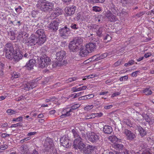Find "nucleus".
<instances>
[{
  "mask_svg": "<svg viewBox=\"0 0 154 154\" xmlns=\"http://www.w3.org/2000/svg\"><path fill=\"white\" fill-rule=\"evenodd\" d=\"M8 37L11 40H14L15 39V34L13 31H11L8 32Z\"/></svg>",
  "mask_w": 154,
  "mask_h": 154,
  "instance_id": "7c9ffc66",
  "label": "nucleus"
},
{
  "mask_svg": "<svg viewBox=\"0 0 154 154\" xmlns=\"http://www.w3.org/2000/svg\"><path fill=\"white\" fill-rule=\"evenodd\" d=\"M107 55V53H105L102 54L100 55H96L93 56V58L94 60L97 61L104 58L106 57Z\"/></svg>",
  "mask_w": 154,
  "mask_h": 154,
  "instance_id": "412c9836",
  "label": "nucleus"
},
{
  "mask_svg": "<svg viewBox=\"0 0 154 154\" xmlns=\"http://www.w3.org/2000/svg\"><path fill=\"white\" fill-rule=\"evenodd\" d=\"M113 146L115 149L119 150H122L123 148V145L120 143L114 144Z\"/></svg>",
  "mask_w": 154,
  "mask_h": 154,
  "instance_id": "2f4dec72",
  "label": "nucleus"
},
{
  "mask_svg": "<svg viewBox=\"0 0 154 154\" xmlns=\"http://www.w3.org/2000/svg\"><path fill=\"white\" fill-rule=\"evenodd\" d=\"M35 63V60L34 59H32L29 60L28 63H26L24 67L28 70H31L33 69V67Z\"/></svg>",
  "mask_w": 154,
  "mask_h": 154,
  "instance_id": "f8f14e48",
  "label": "nucleus"
},
{
  "mask_svg": "<svg viewBox=\"0 0 154 154\" xmlns=\"http://www.w3.org/2000/svg\"><path fill=\"white\" fill-rule=\"evenodd\" d=\"M97 27V26L96 25H88V27L89 29H93V28H95Z\"/></svg>",
  "mask_w": 154,
  "mask_h": 154,
  "instance_id": "69168bd1",
  "label": "nucleus"
},
{
  "mask_svg": "<svg viewBox=\"0 0 154 154\" xmlns=\"http://www.w3.org/2000/svg\"><path fill=\"white\" fill-rule=\"evenodd\" d=\"M143 92L146 95H149L152 93V91L149 88H146L143 90Z\"/></svg>",
  "mask_w": 154,
  "mask_h": 154,
  "instance_id": "c9c22d12",
  "label": "nucleus"
},
{
  "mask_svg": "<svg viewBox=\"0 0 154 154\" xmlns=\"http://www.w3.org/2000/svg\"><path fill=\"white\" fill-rule=\"evenodd\" d=\"M143 119H144L146 122H148L150 125L152 124L154 122V119H150L146 114H145L143 115Z\"/></svg>",
  "mask_w": 154,
  "mask_h": 154,
  "instance_id": "a878e982",
  "label": "nucleus"
},
{
  "mask_svg": "<svg viewBox=\"0 0 154 154\" xmlns=\"http://www.w3.org/2000/svg\"><path fill=\"white\" fill-rule=\"evenodd\" d=\"M4 51L5 53L6 57L8 59H11L12 54L15 51L11 43H8L5 46Z\"/></svg>",
  "mask_w": 154,
  "mask_h": 154,
  "instance_id": "20e7f679",
  "label": "nucleus"
},
{
  "mask_svg": "<svg viewBox=\"0 0 154 154\" xmlns=\"http://www.w3.org/2000/svg\"><path fill=\"white\" fill-rule=\"evenodd\" d=\"M78 97L76 93H74L70 95L69 96V97H72V98H75Z\"/></svg>",
  "mask_w": 154,
  "mask_h": 154,
  "instance_id": "0e129e2a",
  "label": "nucleus"
},
{
  "mask_svg": "<svg viewBox=\"0 0 154 154\" xmlns=\"http://www.w3.org/2000/svg\"><path fill=\"white\" fill-rule=\"evenodd\" d=\"M93 107V106L92 105L87 106L84 108L85 110H89L91 109Z\"/></svg>",
  "mask_w": 154,
  "mask_h": 154,
  "instance_id": "c03bdc74",
  "label": "nucleus"
},
{
  "mask_svg": "<svg viewBox=\"0 0 154 154\" xmlns=\"http://www.w3.org/2000/svg\"><path fill=\"white\" fill-rule=\"evenodd\" d=\"M74 147L75 149H79L81 151L85 148V145L82 141L80 137L78 138H76L74 141Z\"/></svg>",
  "mask_w": 154,
  "mask_h": 154,
  "instance_id": "39448f33",
  "label": "nucleus"
},
{
  "mask_svg": "<svg viewBox=\"0 0 154 154\" xmlns=\"http://www.w3.org/2000/svg\"><path fill=\"white\" fill-rule=\"evenodd\" d=\"M93 10L94 11L99 12L101 11V8L99 7L95 6L93 7Z\"/></svg>",
  "mask_w": 154,
  "mask_h": 154,
  "instance_id": "ea45409f",
  "label": "nucleus"
},
{
  "mask_svg": "<svg viewBox=\"0 0 154 154\" xmlns=\"http://www.w3.org/2000/svg\"><path fill=\"white\" fill-rule=\"evenodd\" d=\"M62 10L59 8H57L54 11V13L56 16L61 14Z\"/></svg>",
  "mask_w": 154,
  "mask_h": 154,
  "instance_id": "72a5a7b5",
  "label": "nucleus"
},
{
  "mask_svg": "<svg viewBox=\"0 0 154 154\" xmlns=\"http://www.w3.org/2000/svg\"><path fill=\"white\" fill-rule=\"evenodd\" d=\"M103 131L105 134H109L112 132V129L110 126L108 125H105L104 126Z\"/></svg>",
  "mask_w": 154,
  "mask_h": 154,
  "instance_id": "5701e85b",
  "label": "nucleus"
},
{
  "mask_svg": "<svg viewBox=\"0 0 154 154\" xmlns=\"http://www.w3.org/2000/svg\"><path fill=\"white\" fill-rule=\"evenodd\" d=\"M54 144L53 143L52 140L51 139L47 138L45 141L44 146L47 151H53V149Z\"/></svg>",
  "mask_w": 154,
  "mask_h": 154,
  "instance_id": "423d86ee",
  "label": "nucleus"
},
{
  "mask_svg": "<svg viewBox=\"0 0 154 154\" xmlns=\"http://www.w3.org/2000/svg\"><path fill=\"white\" fill-rule=\"evenodd\" d=\"M109 140L113 143H116V142H120L121 140L119 139L116 137L114 135L110 136L109 137Z\"/></svg>",
  "mask_w": 154,
  "mask_h": 154,
  "instance_id": "393cba45",
  "label": "nucleus"
},
{
  "mask_svg": "<svg viewBox=\"0 0 154 154\" xmlns=\"http://www.w3.org/2000/svg\"><path fill=\"white\" fill-rule=\"evenodd\" d=\"M23 120V117L21 116H20L17 118H14L13 119L14 121H22Z\"/></svg>",
  "mask_w": 154,
  "mask_h": 154,
  "instance_id": "603ef678",
  "label": "nucleus"
},
{
  "mask_svg": "<svg viewBox=\"0 0 154 154\" xmlns=\"http://www.w3.org/2000/svg\"><path fill=\"white\" fill-rule=\"evenodd\" d=\"M29 36V34L27 33L24 34L23 32H20L17 37V39L20 41L23 42L24 39L26 40Z\"/></svg>",
  "mask_w": 154,
  "mask_h": 154,
  "instance_id": "f3484780",
  "label": "nucleus"
},
{
  "mask_svg": "<svg viewBox=\"0 0 154 154\" xmlns=\"http://www.w3.org/2000/svg\"><path fill=\"white\" fill-rule=\"evenodd\" d=\"M87 137L88 140L92 142H96L99 139L98 136L96 133L93 132L88 133Z\"/></svg>",
  "mask_w": 154,
  "mask_h": 154,
  "instance_id": "1a4fd4ad",
  "label": "nucleus"
},
{
  "mask_svg": "<svg viewBox=\"0 0 154 154\" xmlns=\"http://www.w3.org/2000/svg\"><path fill=\"white\" fill-rule=\"evenodd\" d=\"M87 100L85 95L80 97L78 98L79 100Z\"/></svg>",
  "mask_w": 154,
  "mask_h": 154,
  "instance_id": "774afa93",
  "label": "nucleus"
},
{
  "mask_svg": "<svg viewBox=\"0 0 154 154\" xmlns=\"http://www.w3.org/2000/svg\"><path fill=\"white\" fill-rule=\"evenodd\" d=\"M103 30V28L102 27H100L98 30L97 32V35L98 36H100L101 35L102 33V32Z\"/></svg>",
  "mask_w": 154,
  "mask_h": 154,
  "instance_id": "09e8293b",
  "label": "nucleus"
},
{
  "mask_svg": "<svg viewBox=\"0 0 154 154\" xmlns=\"http://www.w3.org/2000/svg\"><path fill=\"white\" fill-rule=\"evenodd\" d=\"M105 17L110 22H115L118 20L116 16L112 14L109 11H107L104 13Z\"/></svg>",
  "mask_w": 154,
  "mask_h": 154,
  "instance_id": "6e6552de",
  "label": "nucleus"
},
{
  "mask_svg": "<svg viewBox=\"0 0 154 154\" xmlns=\"http://www.w3.org/2000/svg\"><path fill=\"white\" fill-rule=\"evenodd\" d=\"M42 78L41 77H40L37 78L36 79L32 80L29 82L30 83L32 87V88L36 87L37 85V82L38 80H40Z\"/></svg>",
  "mask_w": 154,
  "mask_h": 154,
  "instance_id": "bb28decb",
  "label": "nucleus"
},
{
  "mask_svg": "<svg viewBox=\"0 0 154 154\" xmlns=\"http://www.w3.org/2000/svg\"><path fill=\"white\" fill-rule=\"evenodd\" d=\"M123 123L126 125L130 127H132V124L131 122L128 119H124L123 121Z\"/></svg>",
  "mask_w": 154,
  "mask_h": 154,
  "instance_id": "e433bc0d",
  "label": "nucleus"
},
{
  "mask_svg": "<svg viewBox=\"0 0 154 154\" xmlns=\"http://www.w3.org/2000/svg\"><path fill=\"white\" fill-rule=\"evenodd\" d=\"M85 47L90 53L94 51L95 49L96 44L94 43H89L86 45Z\"/></svg>",
  "mask_w": 154,
  "mask_h": 154,
  "instance_id": "a211bd4d",
  "label": "nucleus"
},
{
  "mask_svg": "<svg viewBox=\"0 0 154 154\" xmlns=\"http://www.w3.org/2000/svg\"><path fill=\"white\" fill-rule=\"evenodd\" d=\"M18 126H22V125H21V123H18L13 124L10 127V128H13V127H16Z\"/></svg>",
  "mask_w": 154,
  "mask_h": 154,
  "instance_id": "5fc2aeb1",
  "label": "nucleus"
},
{
  "mask_svg": "<svg viewBox=\"0 0 154 154\" xmlns=\"http://www.w3.org/2000/svg\"><path fill=\"white\" fill-rule=\"evenodd\" d=\"M147 146V144L145 143H143V144H142L140 147L142 149H144L146 148Z\"/></svg>",
  "mask_w": 154,
  "mask_h": 154,
  "instance_id": "e2e57ef3",
  "label": "nucleus"
},
{
  "mask_svg": "<svg viewBox=\"0 0 154 154\" xmlns=\"http://www.w3.org/2000/svg\"><path fill=\"white\" fill-rule=\"evenodd\" d=\"M140 72L139 71H137L134 72H133L131 74V76L133 77H136L137 76V75L138 73H140Z\"/></svg>",
  "mask_w": 154,
  "mask_h": 154,
  "instance_id": "de8ad7c7",
  "label": "nucleus"
},
{
  "mask_svg": "<svg viewBox=\"0 0 154 154\" xmlns=\"http://www.w3.org/2000/svg\"><path fill=\"white\" fill-rule=\"evenodd\" d=\"M46 39V36L37 37V44L39 45H42L45 42Z\"/></svg>",
  "mask_w": 154,
  "mask_h": 154,
  "instance_id": "6ab92c4d",
  "label": "nucleus"
},
{
  "mask_svg": "<svg viewBox=\"0 0 154 154\" xmlns=\"http://www.w3.org/2000/svg\"><path fill=\"white\" fill-rule=\"evenodd\" d=\"M123 133L127 137V138L129 140H133L135 137L134 134L127 129H125Z\"/></svg>",
  "mask_w": 154,
  "mask_h": 154,
  "instance_id": "4468645a",
  "label": "nucleus"
},
{
  "mask_svg": "<svg viewBox=\"0 0 154 154\" xmlns=\"http://www.w3.org/2000/svg\"><path fill=\"white\" fill-rule=\"evenodd\" d=\"M36 6L39 9L44 12L52 11L54 7V4L46 0H39Z\"/></svg>",
  "mask_w": 154,
  "mask_h": 154,
  "instance_id": "f257e3e1",
  "label": "nucleus"
},
{
  "mask_svg": "<svg viewBox=\"0 0 154 154\" xmlns=\"http://www.w3.org/2000/svg\"><path fill=\"white\" fill-rule=\"evenodd\" d=\"M9 134H8L6 133H3L1 134V136L3 138H5L7 137H9L10 136Z\"/></svg>",
  "mask_w": 154,
  "mask_h": 154,
  "instance_id": "052dcab7",
  "label": "nucleus"
},
{
  "mask_svg": "<svg viewBox=\"0 0 154 154\" xmlns=\"http://www.w3.org/2000/svg\"><path fill=\"white\" fill-rule=\"evenodd\" d=\"M72 132L75 138H78L80 137L76 131L75 129L72 130Z\"/></svg>",
  "mask_w": 154,
  "mask_h": 154,
  "instance_id": "58836bf2",
  "label": "nucleus"
},
{
  "mask_svg": "<svg viewBox=\"0 0 154 154\" xmlns=\"http://www.w3.org/2000/svg\"><path fill=\"white\" fill-rule=\"evenodd\" d=\"M59 20L56 19L52 22L49 25V28L50 29L54 31H56L58 29L59 23L58 21Z\"/></svg>",
  "mask_w": 154,
  "mask_h": 154,
  "instance_id": "ddd939ff",
  "label": "nucleus"
},
{
  "mask_svg": "<svg viewBox=\"0 0 154 154\" xmlns=\"http://www.w3.org/2000/svg\"><path fill=\"white\" fill-rule=\"evenodd\" d=\"M21 10L22 8L20 6H18V8H15L16 11L18 14H19L21 12Z\"/></svg>",
  "mask_w": 154,
  "mask_h": 154,
  "instance_id": "6e6d98bb",
  "label": "nucleus"
},
{
  "mask_svg": "<svg viewBox=\"0 0 154 154\" xmlns=\"http://www.w3.org/2000/svg\"><path fill=\"white\" fill-rule=\"evenodd\" d=\"M7 112L11 115L13 114H15L17 113L16 111L11 109H8L7 111Z\"/></svg>",
  "mask_w": 154,
  "mask_h": 154,
  "instance_id": "49530a36",
  "label": "nucleus"
},
{
  "mask_svg": "<svg viewBox=\"0 0 154 154\" xmlns=\"http://www.w3.org/2000/svg\"><path fill=\"white\" fill-rule=\"evenodd\" d=\"M20 149L22 152V153L23 154H29V150L26 146L22 145Z\"/></svg>",
  "mask_w": 154,
  "mask_h": 154,
  "instance_id": "cd10ccee",
  "label": "nucleus"
},
{
  "mask_svg": "<svg viewBox=\"0 0 154 154\" xmlns=\"http://www.w3.org/2000/svg\"><path fill=\"white\" fill-rule=\"evenodd\" d=\"M29 46H32L37 44V36L34 34H32L27 39L26 42Z\"/></svg>",
  "mask_w": 154,
  "mask_h": 154,
  "instance_id": "0eeeda50",
  "label": "nucleus"
},
{
  "mask_svg": "<svg viewBox=\"0 0 154 154\" xmlns=\"http://www.w3.org/2000/svg\"><path fill=\"white\" fill-rule=\"evenodd\" d=\"M20 75L19 74H17L16 72H14V73L12 74V76L15 78H17L19 77L20 76Z\"/></svg>",
  "mask_w": 154,
  "mask_h": 154,
  "instance_id": "8fccbe9b",
  "label": "nucleus"
},
{
  "mask_svg": "<svg viewBox=\"0 0 154 154\" xmlns=\"http://www.w3.org/2000/svg\"><path fill=\"white\" fill-rule=\"evenodd\" d=\"M138 130L142 137H143L146 135V131L141 127H138Z\"/></svg>",
  "mask_w": 154,
  "mask_h": 154,
  "instance_id": "473e14b6",
  "label": "nucleus"
},
{
  "mask_svg": "<svg viewBox=\"0 0 154 154\" xmlns=\"http://www.w3.org/2000/svg\"><path fill=\"white\" fill-rule=\"evenodd\" d=\"M112 12H113V14L115 15H118V12H119V11H118V10L117 9V11L116 9L115 8H113L112 9Z\"/></svg>",
  "mask_w": 154,
  "mask_h": 154,
  "instance_id": "680f3d73",
  "label": "nucleus"
},
{
  "mask_svg": "<svg viewBox=\"0 0 154 154\" xmlns=\"http://www.w3.org/2000/svg\"><path fill=\"white\" fill-rule=\"evenodd\" d=\"M78 78L76 77L71 78L68 79V83L71 82L72 81L76 80L78 79Z\"/></svg>",
  "mask_w": 154,
  "mask_h": 154,
  "instance_id": "864d4df0",
  "label": "nucleus"
},
{
  "mask_svg": "<svg viewBox=\"0 0 154 154\" xmlns=\"http://www.w3.org/2000/svg\"><path fill=\"white\" fill-rule=\"evenodd\" d=\"M38 61L39 67L42 68L47 67L51 64V60L46 55L41 56Z\"/></svg>",
  "mask_w": 154,
  "mask_h": 154,
  "instance_id": "7ed1b4c3",
  "label": "nucleus"
},
{
  "mask_svg": "<svg viewBox=\"0 0 154 154\" xmlns=\"http://www.w3.org/2000/svg\"><path fill=\"white\" fill-rule=\"evenodd\" d=\"M111 39V36L108 35H107L104 38V40H107V42L110 41Z\"/></svg>",
  "mask_w": 154,
  "mask_h": 154,
  "instance_id": "bf43d9fd",
  "label": "nucleus"
},
{
  "mask_svg": "<svg viewBox=\"0 0 154 154\" xmlns=\"http://www.w3.org/2000/svg\"><path fill=\"white\" fill-rule=\"evenodd\" d=\"M121 2L124 6H126L129 3L133 2V0H121Z\"/></svg>",
  "mask_w": 154,
  "mask_h": 154,
  "instance_id": "f704fd0d",
  "label": "nucleus"
},
{
  "mask_svg": "<svg viewBox=\"0 0 154 154\" xmlns=\"http://www.w3.org/2000/svg\"><path fill=\"white\" fill-rule=\"evenodd\" d=\"M152 152L151 149L150 150L149 149H146L143 151L142 154H152L151 153V152Z\"/></svg>",
  "mask_w": 154,
  "mask_h": 154,
  "instance_id": "37998d69",
  "label": "nucleus"
},
{
  "mask_svg": "<svg viewBox=\"0 0 154 154\" xmlns=\"http://www.w3.org/2000/svg\"><path fill=\"white\" fill-rule=\"evenodd\" d=\"M60 32L62 36H66L67 34V27L66 26L64 27L61 28L60 30Z\"/></svg>",
  "mask_w": 154,
  "mask_h": 154,
  "instance_id": "c756f323",
  "label": "nucleus"
},
{
  "mask_svg": "<svg viewBox=\"0 0 154 154\" xmlns=\"http://www.w3.org/2000/svg\"><path fill=\"white\" fill-rule=\"evenodd\" d=\"M60 142L61 145L64 147L66 148L67 145V138L66 136L62 137L60 139Z\"/></svg>",
  "mask_w": 154,
  "mask_h": 154,
  "instance_id": "4be33fe9",
  "label": "nucleus"
},
{
  "mask_svg": "<svg viewBox=\"0 0 154 154\" xmlns=\"http://www.w3.org/2000/svg\"><path fill=\"white\" fill-rule=\"evenodd\" d=\"M151 53H146L144 56V57H145L146 58H147L150 56L151 55Z\"/></svg>",
  "mask_w": 154,
  "mask_h": 154,
  "instance_id": "338daca9",
  "label": "nucleus"
},
{
  "mask_svg": "<svg viewBox=\"0 0 154 154\" xmlns=\"http://www.w3.org/2000/svg\"><path fill=\"white\" fill-rule=\"evenodd\" d=\"M76 7L74 6H72L69 7L68 9V16H70L75 13L76 9Z\"/></svg>",
  "mask_w": 154,
  "mask_h": 154,
  "instance_id": "c85d7f7f",
  "label": "nucleus"
},
{
  "mask_svg": "<svg viewBox=\"0 0 154 154\" xmlns=\"http://www.w3.org/2000/svg\"><path fill=\"white\" fill-rule=\"evenodd\" d=\"M83 152L86 154H90L93 151V147L92 146L88 145L87 147L85 146V148L82 150Z\"/></svg>",
  "mask_w": 154,
  "mask_h": 154,
  "instance_id": "aec40b11",
  "label": "nucleus"
},
{
  "mask_svg": "<svg viewBox=\"0 0 154 154\" xmlns=\"http://www.w3.org/2000/svg\"><path fill=\"white\" fill-rule=\"evenodd\" d=\"M80 52H79V55L82 57H84L86 56L89 53L87 49L85 47L81 45V46L79 48Z\"/></svg>",
  "mask_w": 154,
  "mask_h": 154,
  "instance_id": "dca6fc26",
  "label": "nucleus"
},
{
  "mask_svg": "<svg viewBox=\"0 0 154 154\" xmlns=\"http://www.w3.org/2000/svg\"><path fill=\"white\" fill-rule=\"evenodd\" d=\"M120 94V93L119 92H116L114 93H113L112 96L111 97H117Z\"/></svg>",
  "mask_w": 154,
  "mask_h": 154,
  "instance_id": "13d9d810",
  "label": "nucleus"
},
{
  "mask_svg": "<svg viewBox=\"0 0 154 154\" xmlns=\"http://www.w3.org/2000/svg\"><path fill=\"white\" fill-rule=\"evenodd\" d=\"M85 96H86L87 99L93 98L94 97V95L92 94H89Z\"/></svg>",
  "mask_w": 154,
  "mask_h": 154,
  "instance_id": "4d7b16f0",
  "label": "nucleus"
},
{
  "mask_svg": "<svg viewBox=\"0 0 154 154\" xmlns=\"http://www.w3.org/2000/svg\"><path fill=\"white\" fill-rule=\"evenodd\" d=\"M23 55L22 53L19 52H17L16 51H15L12 54V56L11 59H9L11 60L14 59L15 61H18L20 59L22 58L23 57Z\"/></svg>",
  "mask_w": 154,
  "mask_h": 154,
  "instance_id": "9b49d317",
  "label": "nucleus"
},
{
  "mask_svg": "<svg viewBox=\"0 0 154 154\" xmlns=\"http://www.w3.org/2000/svg\"><path fill=\"white\" fill-rule=\"evenodd\" d=\"M66 54L65 51L63 50L57 52L56 54V59L59 61L61 62L64 58L66 57Z\"/></svg>",
  "mask_w": 154,
  "mask_h": 154,
  "instance_id": "9d476101",
  "label": "nucleus"
},
{
  "mask_svg": "<svg viewBox=\"0 0 154 154\" xmlns=\"http://www.w3.org/2000/svg\"><path fill=\"white\" fill-rule=\"evenodd\" d=\"M25 90H27L28 89H29L30 88L32 89V87L30 83L29 82H28L26 84V85L24 86Z\"/></svg>",
  "mask_w": 154,
  "mask_h": 154,
  "instance_id": "79ce46f5",
  "label": "nucleus"
},
{
  "mask_svg": "<svg viewBox=\"0 0 154 154\" xmlns=\"http://www.w3.org/2000/svg\"><path fill=\"white\" fill-rule=\"evenodd\" d=\"M80 106V105L79 104H76L75 105H74L72 107V109H70V110L69 111V112H68V116H69V112H71L72 109H76L78 108H79Z\"/></svg>",
  "mask_w": 154,
  "mask_h": 154,
  "instance_id": "a19ab883",
  "label": "nucleus"
},
{
  "mask_svg": "<svg viewBox=\"0 0 154 154\" xmlns=\"http://www.w3.org/2000/svg\"><path fill=\"white\" fill-rule=\"evenodd\" d=\"M77 86L73 87L71 88V90L74 92L79 91L85 90L86 89L87 87L86 86H83L78 88H77Z\"/></svg>",
  "mask_w": 154,
  "mask_h": 154,
  "instance_id": "b1692460",
  "label": "nucleus"
},
{
  "mask_svg": "<svg viewBox=\"0 0 154 154\" xmlns=\"http://www.w3.org/2000/svg\"><path fill=\"white\" fill-rule=\"evenodd\" d=\"M128 79V77L127 75L125 76L120 78V80L121 81H126Z\"/></svg>",
  "mask_w": 154,
  "mask_h": 154,
  "instance_id": "a18cd8bd",
  "label": "nucleus"
},
{
  "mask_svg": "<svg viewBox=\"0 0 154 154\" xmlns=\"http://www.w3.org/2000/svg\"><path fill=\"white\" fill-rule=\"evenodd\" d=\"M89 3H103L105 0H86Z\"/></svg>",
  "mask_w": 154,
  "mask_h": 154,
  "instance_id": "4c0bfd02",
  "label": "nucleus"
},
{
  "mask_svg": "<svg viewBox=\"0 0 154 154\" xmlns=\"http://www.w3.org/2000/svg\"><path fill=\"white\" fill-rule=\"evenodd\" d=\"M8 147V145L6 144H3L2 145L0 146V149H7Z\"/></svg>",
  "mask_w": 154,
  "mask_h": 154,
  "instance_id": "3c124183",
  "label": "nucleus"
},
{
  "mask_svg": "<svg viewBox=\"0 0 154 154\" xmlns=\"http://www.w3.org/2000/svg\"><path fill=\"white\" fill-rule=\"evenodd\" d=\"M35 27H36V29L37 30L36 31L35 33L38 35V37L46 36L44 30L41 29L42 26L40 24H38Z\"/></svg>",
  "mask_w": 154,
  "mask_h": 154,
  "instance_id": "2eb2a0df",
  "label": "nucleus"
},
{
  "mask_svg": "<svg viewBox=\"0 0 154 154\" xmlns=\"http://www.w3.org/2000/svg\"><path fill=\"white\" fill-rule=\"evenodd\" d=\"M82 39L80 38H75L74 40L70 42L69 45L70 49L73 51H76L79 49L82 43Z\"/></svg>",
  "mask_w": 154,
  "mask_h": 154,
  "instance_id": "f03ea898",
  "label": "nucleus"
}]
</instances>
